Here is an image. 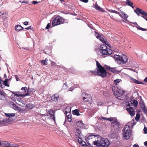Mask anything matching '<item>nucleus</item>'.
<instances>
[{
    "mask_svg": "<svg viewBox=\"0 0 147 147\" xmlns=\"http://www.w3.org/2000/svg\"><path fill=\"white\" fill-rule=\"evenodd\" d=\"M86 141L89 145L92 144L97 146V147H108L110 143L106 138H102L99 136L90 135L86 138Z\"/></svg>",
    "mask_w": 147,
    "mask_h": 147,
    "instance_id": "nucleus-1",
    "label": "nucleus"
},
{
    "mask_svg": "<svg viewBox=\"0 0 147 147\" xmlns=\"http://www.w3.org/2000/svg\"><path fill=\"white\" fill-rule=\"evenodd\" d=\"M97 68L94 71H91L90 72L94 75L99 76L104 78L107 76V72L105 68L99 63L96 61Z\"/></svg>",
    "mask_w": 147,
    "mask_h": 147,
    "instance_id": "nucleus-2",
    "label": "nucleus"
},
{
    "mask_svg": "<svg viewBox=\"0 0 147 147\" xmlns=\"http://www.w3.org/2000/svg\"><path fill=\"white\" fill-rule=\"evenodd\" d=\"M133 122L132 121L128 122L127 125H125L123 129L122 134L123 138L125 140H128L131 135L130 126H131Z\"/></svg>",
    "mask_w": 147,
    "mask_h": 147,
    "instance_id": "nucleus-3",
    "label": "nucleus"
},
{
    "mask_svg": "<svg viewBox=\"0 0 147 147\" xmlns=\"http://www.w3.org/2000/svg\"><path fill=\"white\" fill-rule=\"evenodd\" d=\"M112 90L114 94L119 99L123 100L126 98V95L123 93L122 91L118 89L117 86L112 87Z\"/></svg>",
    "mask_w": 147,
    "mask_h": 147,
    "instance_id": "nucleus-4",
    "label": "nucleus"
},
{
    "mask_svg": "<svg viewBox=\"0 0 147 147\" xmlns=\"http://www.w3.org/2000/svg\"><path fill=\"white\" fill-rule=\"evenodd\" d=\"M114 57L115 59L119 63H125L127 61V57L124 55H122L121 56L115 55L114 56Z\"/></svg>",
    "mask_w": 147,
    "mask_h": 147,
    "instance_id": "nucleus-5",
    "label": "nucleus"
},
{
    "mask_svg": "<svg viewBox=\"0 0 147 147\" xmlns=\"http://www.w3.org/2000/svg\"><path fill=\"white\" fill-rule=\"evenodd\" d=\"M64 20L60 16H58L56 17L52 22V25L53 26H57L63 23Z\"/></svg>",
    "mask_w": 147,
    "mask_h": 147,
    "instance_id": "nucleus-6",
    "label": "nucleus"
},
{
    "mask_svg": "<svg viewBox=\"0 0 147 147\" xmlns=\"http://www.w3.org/2000/svg\"><path fill=\"white\" fill-rule=\"evenodd\" d=\"M134 11L138 16L140 15V14L138 12L142 15L143 16H141L144 19L145 18H146V16H147V12L138 8H137L136 9L134 10Z\"/></svg>",
    "mask_w": 147,
    "mask_h": 147,
    "instance_id": "nucleus-7",
    "label": "nucleus"
},
{
    "mask_svg": "<svg viewBox=\"0 0 147 147\" xmlns=\"http://www.w3.org/2000/svg\"><path fill=\"white\" fill-rule=\"evenodd\" d=\"M111 126L116 130H118L120 128V124L117 119H114L111 123Z\"/></svg>",
    "mask_w": 147,
    "mask_h": 147,
    "instance_id": "nucleus-8",
    "label": "nucleus"
},
{
    "mask_svg": "<svg viewBox=\"0 0 147 147\" xmlns=\"http://www.w3.org/2000/svg\"><path fill=\"white\" fill-rule=\"evenodd\" d=\"M83 99L85 102L88 101L90 102H92V99L90 95L89 94H86L85 96L83 97Z\"/></svg>",
    "mask_w": 147,
    "mask_h": 147,
    "instance_id": "nucleus-9",
    "label": "nucleus"
},
{
    "mask_svg": "<svg viewBox=\"0 0 147 147\" xmlns=\"http://www.w3.org/2000/svg\"><path fill=\"white\" fill-rule=\"evenodd\" d=\"M105 67L106 69L109 70L113 73H117L118 72V70H116L115 67H111L107 65H105Z\"/></svg>",
    "mask_w": 147,
    "mask_h": 147,
    "instance_id": "nucleus-10",
    "label": "nucleus"
},
{
    "mask_svg": "<svg viewBox=\"0 0 147 147\" xmlns=\"http://www.w3.org/2000/svg\"><path fill=\"white\" fill-rule=\"evenodd\" d=\"M95 36L96 38H97L99 39L103 43L106 44V41L104 36H100L97 33H96Z\"/></svg>",
    "mask_w": 147,
    "mask_h": 147,
    "instance_id": "nucleus-11",
    "label": "nucleus"
},
{
    "mask_svg": "<svg viewBox=\"0 0 147 147\" xmlns=\"http://www.w3.org/2000/svg\"><path fill=\"white\" fill-rule=\"evenodd\" d=\"M126 110L131 116H133L135 115V112L132 107H129V108H126Z\"/></svg>",
    "mask_w": 147,
    "mask_h": 147,
    "instance_id": "nucleus-12",
    "label": "nucleus"
},
{
    "mask_svg": "<svg viewBox=\"0 0 147 147\" xmlns=\"http://www.w3.org/2000/svg\"><path fill=\"white\" fill-rule=\"evenodd\" d=\"M16 103L20 106L22 107L25 104L24 101L20 98H18V100H17Z\"/></svg>",
    "mask_w": 147,
    "mask_h": 147,
    "instance_id": "nucleus-13",
    "label": "nucleus"
},
{
    "mask_svg": "<svg viewBox=\"0 0 147 147\" xmlns=\"http://www.w3.org/2000/svg\"><path fill=\"white\" fill-rule=\"evenodd\" d=\"M129 78L134 83L138 84H144V83L142 82L138 81V80H136L135 79L133 78L131 76H129Z\"/></svg>",
    "mask_w": 147,
    "mask_h": 147,
    "instance_id": "nucleus-14",
    "label": "nucleus"
},
{
    "mask_svg": "<svg viewBox=\"0 0 147 147\" xmlns=\"http://www.w3.org/2000/svg\"><path fill=\"white\" fill-rule=\"evenodd\" d=\"M10 107L15 110L19 111L20 110V108L16 105L13 102H11L10 103Z\"/></svg>",
    "mask_w": 147,
    "mask_h": 147,
    "instance_id": "nucleus-15",
    "label": "nucleus"
},
{
    "mask_svg": "<svg viewBox=\"0 0 147 147\" xmlns=\"http://www.w3.org/2000/svg\"><path fill=\"white\" fill-rule=\"evenodd\" d=\"M59 98V95L57 94H55L51 97V99L53 101L56 102L57 101L58 98Z\"/></svg>",
    "mask_w": 147,
    "mask_h": 147,
    "instance_id": "nucleus-16",
    "label": "nucleus"
},
{
    "mask_svg": "<svg viewBox=\"0 0 147 147\" xmlns=\"http://www.w3.org/2000/svg\"><path fill=\"white\" fill-rule=\"evenodd\" d=\"M71 111V107L69 106L67 107L65 109V113L66 115H70V114Z\"/></svg>",
    "mask_w": 147,
    "mask_h": 147,
    "instance_id": "nucleus-17",
    "label": "nucleus"
},
{
    "mask_svg": "<svg viewBox=\"0 0 147 147\" xmlns=\"http://www.w3.org/2000/svg\"><path fill=\"white\" fill-rule=\"evenodd\" d=\"M100 51L102 54L103 55H106L107 54L110 55L111 53V52L110 51L108 52L107 49L102 51Z\"/></svg>",
    "mask_w": 147,
    "mask_h": 147,
    "instance_id": "nucleus-18",
    "label": "nucleus"
},
{
    "mask_svg": "<svg viewBox=\"0 0 147 147\" xmlns=\"http://www.w3.org/2000/svg\"><path fill=\"white\" fill-rule=\"evenodd\" d=\"M8 120L4 119L3 120L0 121V126H3L6 125L7 123Z\"/></svg>",
    "mask_w": 147,
    "mask_h": 147,
    "instance_id": "nucleus-19",
    "label": "nucleus"
},
{
    "mask_svg": "<svg viewBox=\"0 0 147 147\" xmlns=\"http://www.w3.org/2000/svg\"><path fill=\"white\" fill-rule=\"evenodd\" d=\"M95 9L97 10L101 11L102 12H105V11H104L102 9L100 8V7H99L97 4H95Z\"/></svg>",
    "mask_w": 147,
    "mask_h": 147,
    "instance_id": "nucleus-20",
    "label": "nucleus"
},
{
    "mask_svg": "<svg viewBox=\"0 0 147 147\" xmlns=\"http://www.w3.org/2000/svg\"><path fill=\"white\" fill-rule=\"evenodd\" d=\"M5 93L1 91L0 89V99L4 100L5 98Z\"/></svg>",
    "mask_w": 147,
    "mask_h": 147,
    "instance_id": "nucleus-21",
    "label": "nucleus"
},
{
    "mask_svg": "<svg viewBox=\"0 0 147 147\" xmlns=\"http://www.w3.org/2000/svg\"><path fill=\"white\" fill-rule=\"evenodd\" d=\"M3 146L5 147H12L11 146L12 144H11L7 142H3Z\"/></svg>",
    "mask_w": 147,
    "mask_h": 147,
    "instance_id": "nucleus-22",
    "label": "nucleus"
},
{
    "mask_svg": "<svg viewBox=\"0 0 147 147\" xmlns=\"http://www.w3.org/2000/svg\"><path fill=\"white\" fill-rule=\"evenodd\" d=\"M15 30L17 31H19L21 30H23L24 28L22 27L20 25H18L15 27Z\"/></svg>",
    "mask_w": 147,
    "mask_h": 147,
    "instance_id": "nucleus-23",
    "label": "nucleus"
},
{
    "mask_svg": "<svg viewBox=\"0 0 147 147\" xmlns=\"http://www.w3.org/2000/svg\"><path fill=\"white\" fill-rule=\"evenodd\" d=\"M81 131L80 130L78 129H76L75 132V135L77 137H80V136Z\"/></svg>",
    "mask_w": 147,
    "mask_h": 147,
    "instance_id": "nucleus-24",
    "label": "nucleus"
},
{
    "mask_svg": "<svg viewBox=\"0 0 147 147\" xmlns=\"http://www.w3.org/2000/svg\"><path fill=\"white\" fill-rule=\"evenodd\" d=\"M11 99L16 102L17 100H18V98L16 97V96L14 95H12L11 96Z\"/></svg>",
    "mask_w": 147,
    "mask_h": 147,
    "instance_id": "nucleus-25",
    "label": "nucleus"
},
{
    "mask_svg": "<svg viewBox=\"0 0 147 147\" xmlns=\"http://www.w3.org/2000/svg\"><path fill=\"white\" fill-rule=\"evenodd\" d=\"M5 116L7 117H13L15 115V114L14 113H5Z\"/></svg>",
    "mask_w": 147,
    "mask_h": 147,
    "instance_id": "nucleus-26",
    "label": "nucleus"
},
{
    "mask_svg": "<svg viewBox=\"0 0 147 147\" xmlns=\"http://www.w3.org/2000/svg\"><path fill=\"white\" fill-rule=\"evenodd\" d=\"M140 107L143 111L145 113H147V109L145 108V104L143 105H141Z\"/></svg>",
    "mask_w": 147,
    "mask_h": 147,
    "instance_id": "nucleus-27",
    "label": "nucleus"
},
{
    "mask_svg": "<svg viewBox=\"0 0 147 147\" xmlns=\"http://www.w3.org/2000/svg\"><path fill=\"white\" fill-rule=\"evenodd\" d=\"M107 47L105 45H101L100 47V51H102L107 49Z\"/></svg>",
    "mask_w": 147,
    "mask_h": 147,
    "instance_id": "nucleus-28",
    "label": "nucleus"
},
{
    "mask_svg": "<svg viewBox=\"0 0 147 147\" xmlns=\"http://www.w3.org/2000/svg\"><path fill=\"white\" fill-rule=\"evenodd\" d=\"M66 117H65V120H67L69 122H71V116L70 115H66Z\"/></svg>",
    "mask_w": 147,
    "mask_h": 147,
    "instance_id": "nucleus-29",
    "label": "nucleus"
},
{
    "mask_svg": "<svg viewBox=\"0 0 147 147\" xmlns=\"http://www.w3.org/2000/svg\"><path fill=\"white\" fill-rule=\"evenodd\" d=\"M72 113L74 115L77 116L80 115V114L78 110L76 109L72 111Z\"/></svg>",
    "mask_w": 147,
    "mask_h": 147,
    "instance_id": "nucleus-30",
    "label": "nucleus"
},
{
    "mask_svg": "<svg viewBox=\"0 0 147 147\" xmlns=\"http://www.w3.org/2000/svg\"><path fill=\"white\" fill-rule=\"evenodd\" d=\"M76 125L78 127H83V123L80 121H78L77 122Z\"/></svg>",
    "mask_w": 147,
    "mask_h": 147,
    "instance_id": "nucleus-31",
    "label": "nucleus"
},
{
    "mask_svg": "<svg viewBox=\"0 0 147 147\" xmlns=\"http://www.w3.org/2000/svg\"><path fill=\"white\" fill-rule=\"evenodd\" d=\"M48 113L50 115L51 117L54 120H55V118L54 115L53 114V111L51 110H50L48 111Z\"/></svg>",
    "mask_w": 147,
    "mask_h": 147,
    "instance_id": "nucleus-32",
    "label": "nucleus"
},
{
    "mask_svg": "<svg viewBox=\"0 0 147 147\" xmlns=\"http://www.w3.org/2000/svg\"><path fill=\"white\" fill-rule=\"evenodd\" d=\"M138 101L136 100H134L131 101V103L135 106H137L138 104Z\"/></svg>",
    "mask_w": 147,
    "mask_h": 147,
    "instance_id": "nucleus-33",
    "label": "nucleus"
},
{
    "mask_svg": "<svg viewBox=\"0 0 147 147\" xmlns=\"http://www.w3.org/2000/svg\"><path fill=\"white\" fill-rule=\"evenodd\" d=\"M128 5L131 7L133 9L134 8V7L133 6V3L132 2H131L130 1H127L125 2Z\"/></svg>",
    "mask_w": 147,
    "mask_h": 147,
    "instance_id": "nucleus-34",
    "label": "nucleus"
},
{
    "mask_svg": "<svg viewBox=\"0 0 147 147\" xmlns=\"http://www.w3.org/2000/svg\"><path fill=\"white\" fill-rule=\"evenodd\" d=\"M32 104H28L26 106V109H31L32 108Z\"/></svg>",
    "mask_w": 147,
    "mask_h": 147,
    "instance_id": "nucleus-35",
    "label": "nucleus"
},
{
    "mask_svg": "<svg viewBox=\"0 0 147 147\" xmlns=\"http://www.w3.org/2000/svg\"><path fill=\"white\" fill-rule=\"evenodd\" d=\"M15 96H16V97L17 98H20V96H22V97H24L25 96L27 95H28V94H14Z\"/></svg>",
    "mask_w": 147,
    "mask_h": 147,
    "instance_id": "nucleus-36",
    "label": "nucleus"
},
{
    "mask_svg": "<svg viewBox=\"0 0 147 147\" xmlns=\"http://www.w3.org/2000/svg\"><path fill=\"white\" fill-rule=\"evenodd\" d=\"M136 27L138 29H139L140 30H142V31H146L147 30V29H145V28H142L140 27L138 25V26H136Z\"/></svg>",
    "mask_w": 147,
    "mask_h": 147,
    "instance_id": "nucleus-37",
    "label": "nucleus"
},
{
    "mask_svg": "<svg viewBox=\"0 0 147 147\" xmlns=\"http://www.w3.org/2000/svg\"><path fill=\"white\" fill-rule=\"evenodd\" d=\"M121 81V80L119 79H117L116 80H114V83L116 85L119 82Z\"/></svg>",
    "mask_w": 147,
    "mask_h": 147,
    "instance_id": "nucleus-38",
    "label": "nucleus"
},
{
    "mask_svg": "<svg viewBox=\"0 0 147 147\" xmlns=\"http://www.w3.org/2000/svg\"><path fill=\"white\" fill-rule=\"evenodd\" d=\"M8 81V79H6L3 82V84L6 86H9V85L7 84V82Z\"/></svg>",
    "mask_w": 147,
    "mask_h": 147,
    "instance_id": "nucleus-39",
    "label": "nucleus"
},
{
    "mask_svg": "<svg viewBox=\"0 0 147 147\" xmlns=\"http://www.w3.org/2000/svg\"><path fill=\"white\" fill-rule=\"evenodd\" d=\"M140 115L138 113H137L136 115V117H135V119L137 121H138L140 119Z\"/></svg>",
    "mask_w": 147,
    "mask_h": 147,
    "instance_id": "nucleus-40",
    "label": "nucleus"
},
{
    "mask_svg": "<svg viewBox=\"0 0 147 147\" xmlns=\"http://www.w3.org/2000/svg\"><path fill=\"white\" fill-rule=\"evenodd\" d=\"M42 63L44 65H47V59H45V60H42L41 61Z\"/></svg>",
    "mask_w": 147,
    "mask_h": 147,
    "instance_id": "nucleus-41",
    "label": "nucleus"
},
{
    "mask_svg": "<svg viewBox=\"0 0 147 147\" xmlns=\"http://www.w3.org/2000/svg\"><path fill=\"white\" fill-rule=\"evenodd\" d=\"M121 13H122L123 15V16L124 18H127L128 17V16L125 13L123 12V11H122L121 12Z\"/></svg>",
    "mask_w": 147,
    "mask_h": 147,
    "instance_id": "nucleus-42",
    "label": "nucleus"
},
{
    "mask_svg": "<svg viewBox=\"0 0 147 147\" xmlns=\"http://www.w3.org/2000/svg\"><path fill=\"white\" fill-rule=\"evenodd\" d=\"M144 101L142 100H141L139 102V105H140V106L141 105H144Z\"/></svg>",
    "mask_w": 147,
    "mask_h": 147,
    "instance_id": "nucleus-43",
    "label": "nucleus"
},
{
    "mask_svg": "<svg viewBox=\"0 0 147 147\" xmlns=\"http://www.w3.org/2000/svg\"><path fill=\"white\" fill-rule=\"evenodd\" d=\"M144 131L145 134L147 133V128L146 127H144Z\"/></svg>",
    "mask_w": 147,
    "mask_h": 147,
    "instance_id": "nucleus-44",
    "label": "nucleus"
},
{
    "mask_svg": "<svg viewBox=\"0 0 147 147\" xmlns=\"http://www.w3.org/2000/svg\"><path fill=\"white\" fill-rule=\"evenodd\" d=\"M82 146H84L86 143L85 142L82 141L80 144Z\"/></svg>",
    "mask_w": 147,
    "mask_h": 147,
    "instance_id": "nucleus-45",
    "label": "nucleus"
},
{
    "mask_svg": "<svg viewBox=\"0 0 147 147\" xmlns=\"http://www.w3.org/2000/svg\"><path fill=\"white\" fill-rule=\"evenodd\" d=\"M67 88V86L65 83L64 84V85L63 86V88L64 89H66Z\"/></svg>",
    "mask_w": 147,
    "mask_h": 147,
    "instance_id": "nucleus-46",
    "label": "nucleus"
},
{
    "mask_svg": "<svg viewBox=\"0 0 147 147\" xmlns=\"http://www.w3.org/2000/svg\"><path fill=\"white\" fill-rule=\"evenodd\" d=\"M14 76L16 78L17 81H18L20 80V79L19 78L18 76H17L15 75Z\"/></svg>",
    "mask_w": 147,
    "mask_h": 147,
    "instance_id": "nucleus-47",
    "label": "nucleus"
},
{
    "mask_svg": "<svg viewBox=\"0 0 147 147\" xmlns=\"http://www.w3.org/2000/svg\"><path fill=\"white\" fill-rule=\"evenodd\" d=\"M102 119H103L105 120H108L109 119V118H106L104 117H101Z\"/></svg>",
    "mask_w": 147,
    "mask_h": 147,
    "instance_id": "nucleus-48",
    "label": "nucleus"
},
{
    "mask_svg": "<svg viewBox=\"0 0 147 147\" xmlns=\"http://www.w3.org/2000/svg\"><path fill=\"white\" fill-rule=\"evenodd\" d=\"M19 2H21V3H28V1H19Z\"/></svg>",
    "mask_w": 147,
    "mask_h": 147,
    "instance_id": "nucleus-49",
    "label": "nucleus"
},
{
    "mask_svg": "<svg viewBox=\"0 0 147 147\" xmlns=\"http://www.w3.org/2000/svg\"><path fill=\"white\" fill-rule=\"evenodd\" d=\"M50 24L49 23H48L47 26L46 27V29H48L50 27Z\"/></svg>",
    "mask_w": 147,
    "mask_h": 147,
    "instance_id": "nucleus-50",
    "label": "nucleus"
},
{
    "mask_svg": "<svg viewBox=\"0 0 147 147\" xmlns=\"http://www.w3.org/2000/svg\"><path fill=\"white\" fill-rule=\"evenodd\" d=\"M78 141L79 142V143L80 144L82 141L81 140V139L80 138H78Z\"/></svg>",
    "mask_w": 147,
    "mask_h": 147,
    "instance_id": "nucleus-51",
    "label": "nucleus"
},
{
    "mask_svg": "<svg viewBox=\"0 0 147 147\" xmlns=\"http://www.w3.org/2000/svg\"><path fill=\"white\" fill-rule=\"evenodd\" d=\"M80 1L84 3H87L88 1V0H80Z\"/></svg>",
    "mask_w": 147,
    "mask_h": 147,
    "instance_id": "nucleus-52",
    "label": "nucleus"
},
{
    "mask_svg": "<svg viewBox=\"0 0 147 147\" xmlns=\"http://www.w3.org/2000/svg\"><path fill=\"white\" fill-rule=\"evenodd\" d=\"M11 146L12 147H18V146L17 145H14V144H12Z\"/></svg>",
    "mask_w": 147,
    "mask_h": 147,
    "instance_id": "nucleus-53",
    "label": "nucleus"
},
{
    "mask_svg": "<svg viewBox=\"0 0 147 147\" xmlns=\"http://www.w3.org/2000/svg\"><path fill=\"white\" fill-rule=\"evenodd\" d=\"M113 12L114 13H116L117 14H119V12H118V11H115V10H113Z\"/></svg>",
    "mask_w": 147,
    "mask_h": 147,
    "instance_id": "nucleus-54",
    "label": "nucleus"
},
{
    "mask_svg": "<svg viewBox=\"0 0 147 147\" xmlns=\"http://www.w3.org/2000/svg\"><path fill=\"white\" fill-rule=\"evenodd\" d=\"M114 119H115L114 118V119H113V118L112 117H111L110 118H109V119L108 120H109L110 121H113Z\"/></svg>",
    "mask_w": 147,
    "mask_h": 147,
    "instance_id": "nucleus-55",
    "label": "nucleus"
},
{
    "mask_svg": "<svg viewBox=\"0 0 147 147\" xmlns=\"http://www.w3.org/2000/svg\"><path fill=\"white\" fill-rule=\"evenodd\" d=\"M28 22L26 21L24 22V24L25 25H27L28 24Z\"/></svg>",
    "mask_w": 147,
    "mask_h": 147,
    "instance_id": "nucleus-56",
    "label": "nucleus"
},
{
    "mask_svg": "<svg viewBox=\"0 0 147 147\" xmlns=\"http://www.w3.org/2000/svg\"><path fill=\"white\" fill-rule=\"evenodd\" d=\"M38 2H37L36 1H34L32 2V3L34 4H36L38 3Z\"/></svg>",
    "mask_w": 147,
    "mask_h": 147,
    "instance_id": "nucleus-57",
    "label": "nucleus"
},
{
    "mask_svg": "<svg viewBox=\"0 0 147 147\" xmlns=\"http://www.w3.org/2000/svg\"><path fill=\"white\" fill-rule=\"evenodd\" d=\"M144 82H147V77L145 78L144 80Z\"/></svg>",
    "mask_w": 147,
    "mask_h": 147,
    "instance_id": "nucleus-58",
    "label": "nucleus"
},
{
    "mask_svg": "<svg viewBox=\"0 0 147 147\" xmlns=\"http://www.w3.org/2000/svg\"><path fill=\"white\" fill-rule=\"evenodd\" d=\"M133 147H140L138 145L135 144L133 145Z\"/></svg>",
    "mask_w": 147,
    "mask_h": 147,
    "instance_id": "nucleus-59",
    "label": "nucleus"
},
{
    "mask_svg": "<svg viewBox=\"0 0 147 147\" xmlns=\"http://www.w3.org/2000/svg\"><path fill=\"white\" fill-rule=\"evenodd\" d=\"M25 88H26V87H22V88L21 90H24V91L25 92L26 91Z\"/></svg>",
    "mask_w": 147,
    "mask_h": 147,
    "instance_id": "nucleus-60",
    "label": "nucleus"
},
{
    "mask_svg": "<svg viewBox=\"0 0 147 147\" xmlns=\"http://www.w3.org/2000/svg\"><path fill=\"white\" fill-rule=\"evenodd\" d=\"M108 10L110 12H113V10L108 9Z\"/></svg>",
    "mask_w": 147,
    "mask_h": 147,
    "instance_id": "nucleus-61",
    "label": "nucleus"
},
{
    "mask_svg": "<svg viewBox=\"0 0 147 147\" xmlns=\"http://www.w3.org/2000/svg\"><path fill=\"white\" fill-rule=\"evenodd\" d=\"M144 144L145 146H147V141H146L144 143Z\"/></svg>",
    "mask_w": 147,
    "mask_h": 147,
    "instance_id": "nucleus-62",
    "label": "nucleus"
},
{
    "mask_svg": "<svg viewBox=\"0 0 147 147\" xmlns=\"http://www.w3.org/2000/svg\"><path fill=\"white\" fill-rule=\"evenodd\" d=\"M31 26H30L29 27H28V28H26L25 29L26 30H29L30 29Z\"/></svg>",
    "mask_w": 147,
    "mask_h": 147,
    "instance_id": "nucleus-63",
    "label": "nucleus"
},
{
    "mask_svg": "<svg viewBox=\"0 0 147 147\" xmlns=\"http://www.w3.org/2000/svg\"><path fill=\"white\" fill-rule=\"evenodd\" d=\"M133 24L135 25V26H138V24L136 22H134L133 23Z\"/></svg>",
    "mask_w": 147,
    "mask_h": 147,
    "instance_id": "nucleus-64",
    "label": "nucleus"
}]
</instances>
